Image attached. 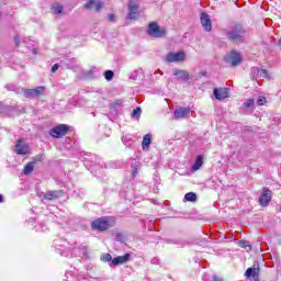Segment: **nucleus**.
Instances as JSON below:
<instances>
[{"mask_svg": "<svg viewBox=\"0 0 281 281\" xmlns=\"http://www.w3.org/2000/svg\"><path fill=\"white\" fill-rule=\"evenodd\" d=\"M226 37L231 41V43L240 45L241 43H245L247 38V29L243 24H235L231 26L228 31H226Z\"/></svg>", "mask_w": 281, "mask_h": 281, "instance_id": "obj_1", "label": "nucleus"}, {"mask_svg": "<svg viewBox=\"0 0 281 281\" xmlns=\"http://www.w3.org/2000/svg\"><path fill=\"white\" fill-rule=\"evenodd\" d=\"M115 218L111 216H103L94 220L91 224V228L97 232H106V229H111L114 227Z\"/></svg>", "mask_w": 281, "mask_h": 281, "instance_id": "obj_2", "label": "nucleus"}, {"mask_svg": "<svg viewBox=\"0 0 281 281\" xmlns=\"http://www.w3.org/2000/svg\"><path fill=\"white\" fill-rule=\"evenodd\" d=\"M60 256H65V258H71L72 256H87L88 248L87 246H82V244L75 243L71 250H57Z\"/></svg>", "mask_w": 281, "mask_h": 281, "instance_id": "obj_3", "label": "nucleus"}, {"mask_svg": "<svg viewBox=\"0 0 281 281\" xmlns=\"http://www.w3.org/2000/svg\"><path fill=\"white\" fill-rule=\"evenodd\" d=\"M147 34L153 38H164V36H166V30L160 29V26L157 25V22H151L148 25Z\"/></svg>", "mask_w": 281, "mask_h": 281, "instance_id": "obj_4", "label": "nucleus"}, {"mask_svg": "<svg viewBox=\"0 0 281 281\" xmlns=\"http://www.w3.org/2000/svg\"><path fill=\"white\" fill-rule=\"evenodd\" d=\"M225 63L232 67H238L243 63V55L236 50H232L225 58Z\"/></svg>", "mask_w": 281, "mask_h": 281, "instance_id": "obj_5", "label": "nucleus"}, {"mask_svg": "<svg viewBox=\"0 0 281 281\" xmlns=\"http://www.w3.org/2000/svg\"><path fill=\"white\" fill-rule=\"evenodd\" d=\"M69 133V126L66 124H59L50 130V136L56 139L65 137Z\"/></svg>", "mask_w": 281, "mask_h": 281, "instance_id": "obj_6", "label": "nucleus"}, {"mask_svg": "<svg viewBox=\"0 0 281 281\" xmlns=\"http://www.w3.org/2000/svg\"><path fill=\"white\" fill-rule=\"evenodd\" d=\"M128 10L130 12L127 14V19H130L131 21L137 19V14H139V1L130 0Z\"/></svg>", "mask_w": 281, "mask_h": 281, "instance_id": "obj_7", "label": "nucleus"}, {"mask_svg": "<svg viewBox=\"0 0 281 281\" xmlns=\"http://www.w3.org/2000/svg\"><path fill=\"white\" fill-rule=\"evenodd\" d=\"M23 93H24V97L29 99L38 98L40 95H43V93H45V87L40 86L34 89H24Z\"/></svg>", "mask_w": 281, "mask_h": 281, "instance_id": "obj_8", "label": "nucleus"}, {"mask_svg": "<svg viewBox=\"0 0 281 281\" xmlns=\"http://www.w3.org/2000/svg\"><path fill=\"white\" fill-rule=\"evenodd\" d=\"M273 196V193L269 188H263L262 194L259 198V204L261 207H268L269 203H271V199Z\"/></svg>", "mask_w": 281, "mask_h": 281, "instance_id": "obj_9", "label": "nucleus"}, {"mask_svg": "<svg viewBox=\"0 0 281 281\" xmlns=\"http://www.w3.org/2000/svg\"><path fill=\"white\" fill-rule=\"evenodd\" d=\"M200 21L205 32H212V19H210V15L206 12L200 13Z\"/></svg>", "mask_w": 281, "mask_h": 281, "instance_id": "obj_10", "label": "nucleus"}, {"mask_svg": "<svg viewBox=\"0 0 281 281\" xmlns=\"http://www.w3.org/2000/svg\"><path fill=\"white\" fill-rule=\"evenodd\" d=\"M15 151L18 155H27L30 153V145L23 138H20L15 144Z\"/></svg>", "mask_w": 281, "mask_h": 281, "instance_id": "obj_11", "label": "nucleus"}, {"mask_svg": "<svg viewBox=\"0 0 281 281\" xmlns=\"http://www.w3.org/2000/svg\"><path fill=\"white\" fill-rule=\"evenodd\" d=\"M167 63H181L186 60V53L178 52V53H169L166 57Z\"/></svg>", "mask_w": 281, "mask_h": 281, "instance_id": "obj_12", "label": "nucleus"}, {"mask_svg": "<svg viewBox=\"0 0 281 281\" xmlns=\"http://www.w3.org/2000/svg\"><path fill=\"white\" fill-rule=\"evenodd\" d=\"M131 260V254H125L124 256H119L112 259L110 267H117L120 265H126Z\"/></svg>", "mask_w": 281, "mask_h": 281, "instance_id": "obj_13", "label": "nucleus"}, {"mask_svg": "<svg viewBox=\"0 0 281 281\" xmlns=\"http://www.w3.org/2000/svg\"><path fill=\"white\" fill-rule=\"evenodd\" d=\"M258 273H260V265L256 262L252 267L246 270L245 276L249 280L251 278H258Z\"/></svg>", "mask_w": 281, "mask_h": 281, "instance_id": "obj_14", "label": "nucleus"}, {"mask_svg": "<svg viewBox=\"0 0 281 281\" xmlns=\"http://www.w3.org/2000/svg\"><path fill=\"white\" fill-rule=\"evenodd\" d=\"M190 115V108H178L173 112V116L176 120H183V117H188Z\"/></svg>", "mask_w": 281, "mask_h": 281, "instance_id": "obj_15", "label": "nucleus"}, {"mask_svg": "<svg viewBox=\"0 0 281 281\" xmlns=\"http://www.w3.org/2000/svg\"><path fill=\"white\" fill-rule=\"evenodd\" d=\"M213 94L216 98V100H225V98L229 97V93L227 92V88H214Z\"/></svg>", "mask_w": 281, "mask_h": 281, "instance_id": "obj_16", "label": "nucleus"}, {"mask_svg": "<svg viewBox=\"0 0 281 281\" xmlns=\"http://www.w3.org/2000/svg\"><path fill=\"white\" fill-rule=\"evenodd\" d=\"M173 76H177L178 80H190V72H188L187 70L175 69Z\"/></svg>", "mask_w": 281, "mask_h": 281, "instance_id": "obj_17", "label": "nucleus"}, {"mask_svg": "<svg viewBox=\"0 0 281 281\" xmlns=\"http://www.w3.org/2000/svg\"><path fill=\"white\" fill-rule=\"evenodd\" d=\"M60 194H63V191H47L44 194V199H46V201H55V199H58Z\"/></svg>", "mask_w": 281, "mask_h": 281, "instance_id": "obj_18", "label": "nucleus"}, {"mask_svg": "<svg viewBox=\"0 0 281 281\" xmlns=\"http://www.w3.org/2000/svg\"><path fill=\"white\" fill-rule=\"evenodd\" d=\"M151 142H153V136L150 134L145 135L142 143L143 150H146V148L150 146Z\"/></svg>", "mask_w": 281, "mask_h": 281, "instance_id": "obj_19", "label": "nucleus"}, {"mask_svg": "<svg viewBox=\"0 0 281 281\" xmlns=\"http://www.w3.org/2000/svg\"><path fill=\"white\" fill-rule=\"evenodd\" d=\"M201 166H203V156L199 155L196 156L195 162L192 166V170H200Z\"/></svg>", "mask_w": 281, "mask_h": 281, "instance_id": "obj_20", "label": "nucleus"}, {"mask_svg": "<svg viewBox=\"0 0 281 281\" xmlns=\"http://www.w3.org/2000/svg\"><path fill=\"white\" fill-rule=\"evenodd\" d=\"M259 80H271V75L267 69H259Z\"/></svg>", "mask_w": 281, "mask_h": 281, "instance_id": "obj_21", "label": "nucleus"}, {"mask_svg": "<svg viewBox=\"0 0 281 281\" xmlns=\"http://www.w3.org/2000/svg\"><path fill=\"white\" fill-rule=\"evenodd\" d=\"M250 78H251V80H259L260 79V69L252 67L250 69Z\"/></svg>", "mask_w": 281, "mask_h": 281, "instance_id": "obj_22", "label": "nucleus"}, {"mask_svg": "<svg viewBox=\"0 0 281 281\" xmlns=\"http://www.w3.org/2000/svg\"><path fill=\"white\" fill-rule=\"evenodd\" d=\"M34 162H27L23 169L24 175H32L34 172Z\"/></svg>", "mask_w": 281, "mask_h": 281, "instance_id": "obj_23", "label": "nucleus"}, {"mask_svg": "<svg viewBox=\"0 0 281 281\" xmlns=\"http://www.w3.org/2000/svg\"><path fill=\"white\" fill-rule=\"evenodd\" d=\"M184 201H189L190 203H195L196 201V193L189 192L184 195Z\"/></svg>", "mask_w": 281, "mask_h": 281, "instance_id": "obj_24", "label": "nucleus"}, {"mask_svg": "<svg viewBox=\"0 0 281 281\" xmlns=\"http://www.w3.org/2000/svg\"><path fill=\"white\" fill-rule=\"evenodd\" d=\"M132 117L139 120V117H142V108L134 109L132 112Z\"/></svg>", "mask_w": 281, "mask_h": 281, "instance_id": "obj_25", "label": "nucleus"}, {"mask_svg": "<svg viewBox=\"0 0 281 281\" xmlns=\"http://www.w3.org/2000/svg\"><path fill=\"white\" fill-rule=\"evenodd\" d=\"M113 76H115V72H113V70L104 71V78L105 80H108V82H111V80H113Z\"/></svg>", "mask_w": 281, "mask_h": 281, "instance_id": "obj_26", "label": "nucleus"}, {"mask_svg": "<svg viewBox=\"0 0 281 281\" xmlns=\"http://www.w3.org/2000/svg\"><path fill=\"white\" fill-rule=\"evenodd\" d=\"M54 14H61L63 13V5L56 3L53 5Z\"/></svg>", "mask_w": 281, "mask_h": 281, "instance_id": "obj_27", "label": "nucleus"}, {"mask_svg": "<svg viewBox=\"0 0 281 281\" xmlns=\"http://www.w3.org/2000/svg\"><path fill=\"white\" fill-rule=\"evenodd\" d=\"M101 260H103V262H113V257L111 256V254H104L102 257H101Z\"/></svg>", "mask_w": 281, "mask_h": 281, "instance_id": "obj_28", "label": "nucleus"}, {"mask_svg": "<svg viewBox=\"0 0 281 281\" xmlns=\"http://www.w3.org/2000/svg\"><path fill=\"white\" fill-rule=\"evenodd\" d=\"M238 245H239V247H243L244 249H247V247H249V249H251V245L247 240H239Z\"/></svg>", "mask_w": 281, "mask_h": 281, "instance_id": "obj_29", "label": "nucleus"}, {"mask_svg": "<svg viewBox=\"0 0 281 281\" xmlns=\"http://www.w3.org/2000/svg\"><path fill=\"white\" fill-rule=\"evenodd\" d=\"M257 104H258L259 106H265V104H267V98H265V97H259V98L257 99Z\"/></svg>", "mask_w": 281, "mask_h": 281, "instance_id": "obj_30", "label": "nucleus"}, {"mask_svg": "<svg viewBox=\"0 0 281 281\" xmlns=\"http://www.w3.org/2000/svg\"><path fill=\"white\" fill-rule=\"evenodd\" d=\"M95 5V0H89L88 3L85 4L86 10H91Z\"/></svg>", "mask_w": 281, "mask_h": 281, "instance_id": "obj_31", "label": "nucleus"}, {"mask_svg": "<svg viewBox=\"0 0 281 281\" xmlns=\"http://www.w3.org/2000/svg\"><path fill=\"white\" fill-rule=\"evenodd\" d=\"M244 106H246V109H251V106H254V99H248L245 103Z\"/></svg>", "mask_w": 281, "mask_h": 281, "instance_id": "obj_32", "label": "nucleus"}, {"mask_svg": "<svg viewBox=\"0 0 281 281\" xmlns=\"http://www.w3.org/2000/svg\"><path fill=\"white\" fill-rule=\"evenodd\" d=\"M132 179H135V177H137V175L139 173V171L137 170V166H132Z\"/></svg>", "mask_w": 281, "mask_h": 281, "instance_id": "obj_33", "label": "nucleus"}, {"mask_svg": "<svg viewBox=\"0 0 281 281\" xmlns=\"http://www.w3.org/2000/svg\"><path fill=\"white\" fill-rule=\"evenodd\" d=\"M43 159H44L43 155H36V156L33 157V161L32 162H34V165H35L38 161H43Z\"/></svg>", "mask_w": 281, "mask_h": 281, "instance_id": "obj_34", "label": "nucleus"}, {"mask_svg": "<svg viewBox=\"0 0 281 281\" xmlns=\"http://www.w3.org/2000/svg\"><path fill=\"white\" fill-rule=\"evenodd\" d=\"M94 7H95L97 12H100V9L104 8V4L100 1H98V2H94Z\"/></svg>", "mask_w": 281, "mask_h": 281, "instance_id": "obj_35", "label": "nucleus"}, {"mask_svg": "<svg viewBox=\"0 0 281 281\" xmlns=\"http://www.w3.org/2000/svg\"><path fill=\"white\" fill-rule=\"evenodd\" d=\"M202 280H203V281H212V280H213V277L210 276L209 273H204V274L202 276Z\"/></svg>", "mask_w": 281, "mask_h": 281, "instance_id": "obj_36", "label": "nucleus"}, {"mask_svg": "<svg viewBox=\"0 0 281 281\" xmlns=\"http://www.w3.org/2000/svg\"><path fill=\"white\" fill-rule=\"evenodd\" d=\"M137 74H139V70H134L132 76H130L131 80H137Z\"/></svg>", "mask_w": 281, "mask_h": 281, "instance_id": "obj_37", "label": "nucleus"}, {"mask_svg": "<svg viewBox=\"0 0 281 281\" xmlns=\"http://www.w3.org/2000/svg\"><path fill=\"white\" fill-rule=\"evenodd\" d=\"M60 65L58 64H55L53 67H52V74H56L59 69Z\"/></svg>", "mask_w": 281, "mask_h": 281, "instance_id": "obj_38", "label": "nucleus"}, {"mask_svg": "<svg viewBox=\"0 0 281 281\" xmlns=\"http://www.w3.org/2000/svg\"><path fill=\"white\" fill-rule=\"evenodd\" d=\"M13 41H14L16 47H19V44L21 43V38H19V35H15V36L13 37Z\"/></svg>", "mask_w": 281, "mask_h": 281, "instance_id": "obj_39", "label": "nucleus"}, {"mask_svg": "<svg viewBox=\"0 0 281 281\" xmlns=\"http://www.w3.org/2000/svg\"><path fill=\"white\" fill-rule=\"evenodd\" d=\"M150 263H151V265H159V258L154 257V258L150 260Z\"/></svg>", "mask_w": 281, "mask_h": 281, "instance_id": "obj_40", "label": "nucleus"}, {"mask_svg": "<svg viewBox=\"0 0 281 281\" xmlns=\"http://www.w3.org/2000/svg\"><path fill=\"white\" fill-rule=\"evenodd\" d=\"M212 281H225L223 278L218 277L217 274H213Z\"/></svg>", "mask_w": 281, "mask_h": 281, "instance_id": "obj_41", "label": "nucleus"}, {"mask_svg": "<svg viewBox=\"0 0 281 281\" xmlns=\"http://www.w3.org/2000/svg\"><path fill=\"white\" fill-rule=\"evenodd\" d=\"M109 21H111V22L115 21V14L111 13L109 15Z\"/></svg>", "mask_w": 281, "mask_h": 281, "instance_id": "obj_42", "label": "nucleus"}, {"mask_svg": "<svg viewBox=\"0 0 281 281\" xmlns=\"http://www.w3.org/2000/svg\"><path fill=\"white\" fill-rule=\"evenodd\" d=\"M113 106H122V101H116L115 103H113Z\"/></svg>", "mask_w": 281, "mask_h": 281, "instance_id": "obj_43", "label": "nucleus"}, {"mask_svg": "<svg viewBox=\"0 0 281 281\" xmlns=\"http://www.w3.org/2000/svg\"><path fill=\"white\" fill-rule=\"evenodd\" d=\"M0 203H3V195L0 194Z\"/></svg>", "mask_w": 281, "mask_h": 281, "instance_id": "obj_44", "label": "nucleus"}, {"mask_svg": "<svg viewBox=\"0 0 281 281\" xmlns=\"http://www.w3.org/2000/svg\"><path fill=\"white\" fill-rule=\"evenodd\" d=\"M254 280H255V281H259V280H258V277H255Z\"/></svg>", "mask_w": 281, "mask_h": 281, "instance_id": "obj_45", "label": "nucleus"}, {"mask_svg": "<svg viewBox=\"0 0 281 281\" xmlns=\"http://www.w3.org/2000/svg\"><path fill=\"white\" fill-rule=\"evenodd\" d=\"M278 45H281V40L278 41Z\"/></svg>", "mask_w": 281, "mask_h": 281, "instance_id": "obj_46", "label": "nucleus"}]
</instances>
